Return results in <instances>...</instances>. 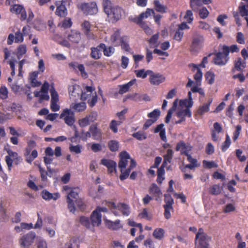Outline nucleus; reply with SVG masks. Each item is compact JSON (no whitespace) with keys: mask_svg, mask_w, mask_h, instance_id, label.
Listing matches in <instances>:
<instances>
[{"mask_svg":"<svg viewBox=\"0 0 248 248\" xmlns=\"http://www.w3.org/2000/svg\"><path fill=\"white\" fill-rule=\"evenodd\" d=\"M50 93L51 96V101H59L58 94L55 90L53 84H51L50 86Z\"/></svg>","mask_w":248,"mask_h":248,"instance_id":"obj_50","label":"nucleus"},{"mask_svg":"<svg viewBox=\"0 0 248 248\" xmlns=\"http://www.w3.org/2000/svg\"><path fill=\"white\" fill-rule=\"evenodd\" d=\"M152 14H155V11L153 9L147 8L145 12L141 13L138 17H135L133 21L138 24L144 23L142 20L148 18Z\"/></svg>","mask_w":248,"mask_h":248,"instance_id":"obj_20","label":"nucleus"},{"mask_svg":"<svg viewBox=\"0 0 248 248\" xmlns=\"http://www.w3.org/2000/svg\"><path fill=\"white\" fill-rule=\"evenodd\" d=\"M103 48H105V45L104 44H100L96 47H92L91 48V57L95 60L99 59L101 56V51Z\"/></svg>","mask_w":248,"mask_h":248,"instance_id":"obj_25","label":"nucleus"},{"mask_svg":"<svg viewBox=\"0 0 248 248\" xmlns=\"http://www.w3.org/2000/svg\"><path fill=\"white\" fill-rule=\"evenodd\" d=\"M108 206L116 216H119L121 213L124 216H128L130 213L128 205L124 203H120L116 205L113 202H109Z\"/></svg>","mask_w":248,"mask_h":248,"instance_id":"obj_6","label":"nucleus"},{"mask_svg":"<svg viewBox=\"0 0 248 248\" xmlns=\"http://www.w3.org/2000/svg\"><path fill=\"white\" fill-rule=\"evenodd\" d=\"M136 79H133L127 83L120 86L119 93L120 94H123L127 92L128 91L129 88L133 85H134L136 83Z\"/></svg>","mask_w":248,"mask_h":248,"instance_id":"obj_37","label":"nucleus"},{"mask_svg":"<svg viewBox=\"0 0 248 248\" xmlns=\"http://www.w3.org/2000/svg\"><path fill=\"white\" fill-rule=\"evenodd\" d=\"M36 238V244L38 248H47V245L46 241L40 237Z\"/></svg>","mask_w":248,"mask_h":248,"instance_id":"obj_53","label":"nucleus"},{"mask_svg":"<svg viewBox=\"0 0 248 248\" xmlns=\"http://www.w3.org/2000/svg\"><path fill=\"white\" fill-rule=\"evenodd\" d=\"M80 8L87 15H93L98 12L97 4L95 2L82 3L80 5Z\"/></svg>","mask_w":248,"mask_h":248,"instance_id":"obj_12","label":"nucleus"},{"mask_svg":"<svg viewBox=\"0 0 248 248\" xmlns=\"http://www.w3.org/2000/svg\"><path fill=\"white\" fill-rule=\"evenodd\" d=\"M80 87L77 84L70 86L68 88L70 98L72 100H76L80 97L81 93Z\"/></svg>","mask_w":248,"mask_h":248,"instance_id":"obj_13","label":"nucleus"},{"mask_svg":"<svg viewBox=\"0 0 248 248\" xmlns=\"http://www.w3.org/2000/svg\"><path fill=\"white\" fill-rule=\"evenodd\" d=\"M173 154V152L171 149H168L166 154L164 156L163 165H167L168 163H170Z\"/></svg>","mask_w":248,"mask_h":248,"instance_id":"obj_45","label":"nucleus"},{"mask_svg":"<svg viewBox=\"0 0 248 248\" xmlns=\"http://www.w3.org/2000/svg\"><path fill=\"white\" fill-rule=\"evenodd\" d=\"M222 50L223 53L226 54L228 56L230 52L233 53L235 52H238L239 48L236 45H233L230 47L223 46L222 48Z\"/></svg>","mask_w":248,"mask_h":248,"instance_id":"obj_38","label":"nucleus"},{"mask_svg":"<svg viewBox=\"0 0 248 248\" xmlns=\"http://www.w3.org/2000/svg\"><path fill=\"white\" fill-rule=\"evenodd\" d=\"M210 238L204 232L202 228H200L195 237V247H209Z\"/></svg>","mask_w":248,"mask_h":248,"instance_id":"obj_7","label":"nucleus"},{"mask_svg":"<svg viewBox=\"0 0 248 248\" xmlns=\"http://www.w3.org/2000/svg\"><path fill=\"white\" fill-rule=\"evenodd\" d=\"M228 60V55L223 53L222 50L221 52H218L216 55L214 59V63L218 65H224L227 63Z\"/></svg>","mask_w":248,"mask_h":248,"instance_id":"obj_16","label":"nucleus"},{"mask_svg":"<svg viewBox=\"0 0 248 248\" xmlns=\"http://www.w3.org/2000/svg\"><path fill=\"white\" fill-rule=\"evenodd\" d=\"M103 6L109 22H116L124 15L123 9L118 6L113 5L109 0H103Z\"/></svg>","mask_w":248,"mask_h":248,"instance_id":"obj_4","label":"nucleus"},{"mask_svg":"<svg viewBox=\"0 0 248 248\" xmlns=\"http://www.w3.org/2000/svg\"><path fill=\"white\" fill-rule=\"evenodd\" d=\"M10 11L13 13L20 14L21 20H24L27 18V13L22 5L15 4L11 7Z\"/></svg>","mask_w":248,"mask_h":248,"instance_id":"obj_17","label":"nucleus"},{"mask_svg":"<svg viewBox=\"0 0 248 248\" xmlns=\"http://www.w3.org/2000/svg\"><path fill=\"white\" fill-rule=\"evenodd\" d=\"M165 202L166 204L164 205L165 206H172L173 204V200L170 195H165Z\"/></svg>","mask_w":248,"mask_h":248,"instance_id":"obj_63","label":"nucleus"},{"mask_svg":"<svg viewBox=\"0 0 248 248\" xmlns=\"http://www.w3.org/2000/svg\"><path fill=\"white\" fill-rule=\"evenodd\" d=\"M202 5V0H190V6L195 12H198L199 8Z\"/></svg>","mask_w":248,"mask_h":248,"instance_id":"obj_40","label":"nucleus"},{"mask_svg":"<svg viewBox=\"0 0 248 248\" xmlns=\"http://www.w3.org/2000/svg\"><path fill=\"white\" fill-rule=\"evenodd\" d=\"M178 101V99H176L174 101L172 107L168 111L165 119V122L166 123H168L170 122L171 118L173 112L176 110L177 107Z\"/></svg>","mask_w":248,"mask_h":248,"instance_id":"obj_43","label":"nucleus"},{"mask_svg":"<svg viewBox=\"0 0 248 248\" xmlns=\"http://www.w3.org/2000/svg\"><path fill=\"white\" fill-rule=\"evenodd\" d=\"M165 231L161 228H157L155 229L153 232V236L158 240H161L165 236Z\"/></svg>","mask_w":248,"mask_h":248,"instance_id":"obj_35","label":"nucleus"},{"mask_svg":"<svg viewBox=\"0 0 248 248\" xmlns=\"http://www.w3.org/2000/svg\"><path fill=\"white\" fill-rule=\"evenodd\" d=\"M98 209L94 210L91 216V220L93 226H98L101 223V215L98 213Z\"/></svg>","mask_w":248,"mask_h":248,"instance_id":"obj_29","label":"nucleus"},{"mask_svg":"<svg viewBox=\"0 0 248 248\" xmlns=\"http://www.w3.org/2000/svg\"><path fill=\"white\" fill-rule=\"evenodd\" d=\"M68 39L72 43L78 44L81 40V34L78 31H72L68 35Z\"/></svg>","mask_w":248,"mask_h":248,"instance_id":"obj_28","label":"nucleus"},{"mask_svg":"<svg viewBox=\"0 0 248 248\" xmlns=\"http://www.w3.org/2000/svg\"><path fill=\"white\" fill-rule=\"evenodd\" d=\"M71 108L74 109L77 111H82L86 108V103L84 102H81L77 104L72 103L70 105Z\"/></svg>","mask_w":248,"mask_h":248,"instance_id":"obj_41","label":"nucleus"},{"mask_svg":"<svg viewBox=\"0 0 248 248\" xmlns=\"http://www.w3.org/2000/svg\"><path fill=\"white\" fill-rule=\"evenodd\" d=\"M80 97L82 100H87L91 107L94 106L97 101L96 93L91 86H86L83 91H81Z\"/></svg>","mask_w":248,"mask_h":248,"instance_id":"obj_5","label":"nucleus"},{"mask_svg":"<svg viewBox=\"0 0 248 248\" xmlns=\"http://www.w3.org/2000/svg\"><path fill=\"white\" fill-rule=\"evenodd\" d=\"M160 110L158 109H155L152 112L148 113V116L155 122L160 116Z\"/></svg>","mask_w":248,"mask_h":248,"instance_id":"obj_54","label":"nucleus"},{"mask_svg":"<svg viewBox=\"0 0 248 248\" xmlns=\"http://www.w3.org/2000/svg\"><path fill=\"white\" fill-rule=\"evenodd\" d=\"M27 146L25 149V152H26V155H29L33 149L36 146V143L34 140H30L27 142Z\"/></svg>","mask_w":248,"mask_h":248,"instance_id":"obj_52","label":"nucleus"},{"mask_svg":"<svg viewBox=\"0 0 248 248\" xmlns=\"http://www.w3.org/2000/svg\"><path fill=\"white\" fill-rule=\"evenodd\" d=\"M27 47L25 45H20L17 48V56L19 59L26 53Z\"/></svg>","mask_w":248,"mask_h":248,"instance_id":"obj_49","label":"nucleus"},{"mask_svg":"<svg viewBox=\"0 0 248 248\" xmlns=\"http://www.w3.org/2000/svg\"><path fill=\"white\" fill-rule=\"evenodd\" d=\"M188 99L180 100L179 106L177 107L176 116L178 120L175 121L176 124H180L186 121V118H191L192 113L190 108L193 106L192 94L191 92L188 93Z\"/></svg>","mask_w":248,"mask_h":248,"instance_id":"obj_1","label":"nucleus"},{"mask_svg":"<svg viewBox=\"0 0 248 248\" xmlns=\"http://www.w3.org/2000/svg\"><path fill=\"white\" fill-rule=\"evenodd\" d=\"M222 187L219 185H214L211 186L209 192L210 194L214 195H217L221 193Z\"/></svg>","mask_w":248,"mask_h":248,"instance_id":"obj_44","label":"nucleus"},{"mask_svg":"<svg viewBox=\"0 0 248 248\" xmlns=\"http://www.w3.org/2000/svg\"><path fill=\"white\" fill-rule=\"evenodd\" d=\"M231 139L228 135L226 136L225 141L223 143L221 146V150L223 152L226 151L231 145Z\"/></svg>","mask_w":248,"mask_h":248,"instance_id":"obj_58","label":"nucleus"},{"mask_svg":"<svg viewBox=\"0 0 248 248\" xmlns=\"http://www.w3.org/2000/svg\"><path fill=\"white\" fill-rule=\"evenodd\" d=\"M154 5L157 12L161 13H165L167 12V7L161 3L158 0H154Z\"/></svg>","mask_w":248,"mask_h":248,"instance_id":"obj_36","label":"nucleus"},{"mask_svg":"<svg viewBox=\"0 0 248 248\" xmlns=\"http://www.w3.org/2000/svg\"><path fill=\"white\" fill-rule=\"evenodd\" d=\"M24 155L26 157V161L29 163H31L32 161L36 158L38 156V152L36 150H33L31 151L29 155H26V152H25Z\"/></svg>","mask_w":248,"mask_h":248,"instance_id":"obj_42","label":"nucleus"},{"mask_svg":"<svg viewBox=\"0 0 248 248\" xmlns=\"http://www.w3.org/2000/svg\"><path fill=\"white\" fill-rule=\"evenodd\" d=\"M42 198L46 201H50L51 200L56 201L60 197V195L58 192L51 193L46 190H43L41 193Z\"/></svg>","mask_w":248,"mask_h":248,"instance_id":"obj_23","label":"nucleus"},{"mask_svg":"<svg viewBox=\"0 0 248 248\" xmlns=\"http://www.w3.org/2000/svg\"><path fill=\"white\" fill-rule=\"evenodd\" d=\"M49 84L48 82L45 81L42 85L40 91H35L34 94L35 97H39L40 100H48L49 99V96L48 95V89L49 87Z\"/></svg>","mask_w":248,"mask_h":248,"instance_id":"obj_10","label":"nucleus"},{"mask_svg":"<svg viewBox=\"0 0 248 248\" xmlns=\"http://www.w3.org/2000/svg\"><path fill=\"white\" fill-rule=\"evenodd\" d=\"M149 71H151L150 70H148L147 71H145L144 69H140L137 70L135 71V73L138 78H145L148 75L149 76L150 73Z\"/></svg>","mask_w":248,"mask_h":248,"instance_id":"obj_46","label":"nucleus"},{"mask_svg":"<svg viewBox=\"0 0 248 248\" xmlns=\"http://www.w3.org/2000/svg\"><path fill=\"white\" fill-rule=\"evenodd\" d=\"M159 35L158 33L155 34L153 35L149 40L148 42L152 47H156L158 44V40Z\"/></svg>","mask_w":248,"mask_h":248,"instance_id":"obj_48","label":"nucleus"},{"mask_svg":"<svg viewBox=\"0 0 248 248\" xmlns=\"http://www.w3.org/2000/svg\"><path fill=\"white\" fill-rule=\"evenodd\" d=\"M189 66L192 67L193 71L197 70L196 73L194 75V83L197 85H201L202 78V73L200 68H199L198 65L193 63L190 64Z\"/></svg>","mask_w":248,"mask_h":248,"instance_id":"obj_18","label":"nucleus"},{"mask_svg":"<svg viewBox=\"0 0 248 248\" xmlns=\"http://www.w3.org/2000/svg\"><path fill=\"white\" fill-rule=\"evenodd\" d=\"M108 146L109 150L112 152L117 151L119 148V142L115 140H111L108 142Z\"/></svg>","mask_w":248,"mask_h":248,"instance_id":"obj_47","label":"nucleus"},{"mask_svg":"<svg viewBox=\"0 0 248 248\" xmlns=\"http://www.w3.org/2000/svg\"><path fill=\"white\" fill-rule=\"evenodd\" d=\"M121 47L124 51L129 52L130 51V48L127 41V38L126 37H123L120 42Z\"/></svg>","mask_w":248,"mask_h":248,"instance_id":"obj_51","label":"nucleus"},{"mask_svg":"<svg viewBox=\"0 0 248 248\" xmlns=\"http://www.w3.org/2000/svg\"><path fill=\"white\" fill-rule=\"evenodd\" d=\"M133 136L140 140H145L147 138L146 134L142 131H138L134 133Z\"/></svg>","mask_w":248,"mask_h":248,"instance_id":"obj_60","label":"nucleus"},{"mask_svg":"<svg viewBox=\"0 0 248 248\" xmlns=\"http://www.w3.org/2000/svg\"><path fill=\"white\" fill-rule=\"evenodd\" d=\"M102 50H103L104 55L108 57L111 56L115 51V49L113 47H106L105 45V48H102Z\"/></svg>","mask_w":248,"mask_h":248,"instance_id":"obj_61","label":"nucleus"},{"mask_svg":"<svg viewBox=\"0 0 248 248\" xmlns=\"http://www.w3.org/2000/svg\"><path fill=\"white\" fill-rule=\"evenodd\" d=\"M203 40V37L202 35L194 37L191 46V51L193 52L198 51L201 48Z\"/></svg>","mask_w":248,"mask_h":248,"instance_id":"obj_19","label":"nucleus"},{"mask_svg":"<svg viewBox=\"0 0 248 248\" xmlns=\"http://www.w3.org/2000/svg\"><path fill=\"white\" fill-rule=\"evenodd\" d=\"M107 225L112 230H116L122 227L120 220H116L114 222L110 220H106Z\"/></svg>","mask_w":248,"mask_h":248,"instance_id":"obj_39","label":"nucleus"},{"mask_svg":"<svg viewBox=\"0 0 248 248\" xmlns=\"http://www.w3.org/2000/svg\"><path fill=\"white\" fill-rule=\"evenodd\" d=\"M60 118L63 119L65 123L69 126L73 125L75 122L74 113L70 109H63L60 115Z\"/></svg>","mask_w":248,"mask_h":248,"instance_id":"obj_11","label":"nucleus"},{"mask_svg":"<svg viewBox=\"0 0 248 248\" xmlns=\"http://www.w3.org/2000/svg\"><path fill=\"white\" fill-rule=\"evenodd\" d=\"M119 156L120 159L118 163V167L121 172L120 179L123 181L128 178L131 170L136 167V162L130 157L129 154L125 151L121 152Z\"/></svg>","mask_w":248,"mask_h":248,"instance_id":"obj_2","label":"nucleus"},{"mask_svg":"<svg viewBox=\"0 0 248 248\" xmlns=\"http://www.w3.org/2000/svg\"><path fill=\"white\" fill-rule=\"evenodd\" d=\"M97 116L96 113H92L89 114L85 118L79 120V125L82 127L88 125L91 123L93 122L96 120Z\"/></svg>","mask_w":248,"mask_h":248,"instance_id":"obj_15","label":"nucleus"},{"mask_svg":"<svg viewBox=\"0 0 248 248\" xmlns=\"http://www.w3.org/2000/svg\"><path fill=\"white\" fill-rule=\"evenodd\" d=\"M238 11L240 16L244 17L248 27V5L241 2L238 7Z\"/></svg>","mask_w":248,"mask_h":248,"instance_id":"obj_27","label":"nucleus"},{"mask_svg":"<svg viewBox=\"0 0 248 248\" xmlns=\"http://www.w3.org/2000/svg\"><path fill=\"white\" fill-rule=\"evenodd\" d=\"M62 190L67 195L68 208L71 212L74 213L76 210L75 204L80 206L82 203L81 199L78 196L80 190L78 187H71L65 186L63 187Z\"/></svg>","mask_w":248,"mask_h":248,"instance_id":"obj_3","label":"nucleus"},{"mask_svg":"<svg viewBox=\"0 0 248 248\" xmlns=\"http://www.w3.org/2000/svg\"><path fill=\"white\" fill-rule=\"evenodd\" d=\"M92 138L95 140H99L101 138V131L95 124H92L89 127Z\"/></svg>","mask_w":248,"mask_h":248,"instance_id":"obj_26","label":"nucleus"},{"mask_svg":"<svg viewBox=\"0 0 248 248\" xmlns=\"http://www.w3.org/2000/svg\"><path fill=\"white\" fill-rule=\"evenodd\" d=\"M81 148L82 147L80 145H73L70 144L69 146V151L72 153L78 154L81 152Z\"/></svg>","mask_w":248,"mask_h":248,"instance_id":"obj_57","label":"nucleus"},{"mask_svg":"<svg viewBox=\"0 0 248 248\" xmlns=\"http://www.w3.org/2000/svg\"><path fill=\"white\" fill-rule=\"evenodd\" d=\"M149 192L153 196L156 198H160L162 195V192L159 187L155 184H152L149 188Z\"/></svg>","mask_w":248,"mask_h":248,"instance_id":"obj_32","label":"nucleus"},{"mask_svg":"<svg viewBox=\"0 0 248 248\" xmlns=\"http://www.w3.org/2000/svg\"><path fill=\"white\" fill-rule=\"evenodd\" d=\"M203 166L204 168L209 169L217 167V164L213 161H208L206 160H204L203 161Z\"/></svg>","mask_w":248,"mask_h":248,"instance_id":"obj_62","label":"nucleus"},{"mask_svg":"<svg viewBox=\"0 0 248 248\" xmlns=\"http://www.w3.org/2000/svg\"><path fill=\"white\" fill-rule=\"evenodd\" d=\"M23 36L24 35L20 31H16L15 33V43H19L22 42L24 40Z\"/></svg>","mask_w":248,"mask_h":248,"instance_id":"obj_64","label":"nucleus"},{"mask_svg":"<svg viewBox=\"0 0 248 248\" xmlns=\"http://www.w3.org/2000/svg\"><path fill=\"white\" fill-rule=\"evenodd\" d=\"M101 164L105 166H106L108 170V171L109 173H112L113 172H116V163L110 159H102L101 160Z\"/></svg>","mask_w":248,"mask_h":248,"instance_id":"obj_22","label":"nucleus"},{"mask_svg":"<svg viewBox=\"0 0 248 248\" xmlns=\"http://www.w3.org/2000/svg\"><path fill=\"white\" fill-rule=\"evenodd\" d=\"M122 123V121H116L112 120L109 125L110 129L115 133L118 131L117 126L121 125Z\"/></svg>","mask_w":248,"mask_h":248,"instance_id":"obj_55","label":"nucleus"},{"mask_svg":"<svg viewBox=\"0 0 248 248\" xmlns=\"http://www.w3.org/2000/svg\"><path fill=\"white\" fill-rule=\"evenodd\" d=\"M122 37H120V32L119 30L115 31L111 35L109 40L115 46H119Z\"/></svg>","mask_w":248,"mask_h":248,"instance_id":"obj_30","label":"nucleus"},{"mask_svg":"<svg viewBox=\"0 0 248 248\" xmlns=\"http://www.w3.org/2000/svg\"><path fill=\"white\" fill-rule=\"evenodd\" d=\"M82 30L89 39H95V35L91 32V25L88 21H84L81 24Z\"/></svg>","mask_w":248,"mask_h":248,"instance_id":"obj_21","label":"nucleus"},{"mask_svg":"<svg viewBox=\"0 0 248 248\" xmlns=\"http://www.w3.org/2000/svg\"><path fill=\"white\" fill-rule=\"evenodd\" d=\"M246 66L245 60H243L241 58H237L234 61V67L232 69V72L235 71H242Z\"/></svg>","mask_w":248,"mask_h":248,"instance_id":"obj_31","label":"nucleus"},{"mask_svg":"<svg viewBox=\"0 0 248 248\" xmlns=\"http://www.w3.org/2000/svg\"><path fill=\"white\" fill-rule=\"evenodd\" d=\"M206 80L209 84H212L215 81V75L214 73L208 72L205 75Z\"/></svg>","mask_w":248,"mask_h":248,"instance_id":"obj_59","label":"nucleus"},{"mask_svg":"<svg viewBox=\"0 0 248 248\" xmlns=\"http://www.w3.org/2000/svg\"><path fill=\"white\" fill-rule=\"evenodd\" d=\"M7 153L8 155L5 157V161L9 170H11L13 161H20L21 158L18 156L17 153L13 152L10 150H7Z\"/></svg>","mask_w":248,"mask_h":248,"instance_id":"obj_14","label":"nucleus"},{"mask_svg":"<svg viewBox=\"0 0 248 248\" xmlns=\"http://www.w3.org/2000/svg\"><path fill=\"white\" fill-rule=\"evenodd\" d=\"M192 147L188 144H186L183 141H181L178 143L176 146V150L177 151H180L182 154H185L187 156L188 155L189 152L191 150Z\"/></svg>","mask_w":248,"mask_h":248,"instance_id":"obj_24","label":"nucleus"},{"mask_svg":"<svg viewBox=\"0 0 248 248\" xmlns=\"http://www.w3.org/2000/svg\"><path fill=\"white\" fill-rule=\"evenodd\" d=\"M36 234L34 232H30L23 235L19 240V245L22 248H29L33 243Z\"/></svg>","mask_w":248,"mask_h":248,"instance_id":"obj_8","label":"nucleus"},{"mask_svg":"<svg viewBox=\"0 0 248 248\" xmlns=\"http://www.w3.org/2000/svg\"><path fill=\"white\" fill-rule=\"evenodd\" d=\"M56 5L57 6L56 14L61 17H64L67 15V12L65 4H60L59 5L58 2H56Z\"/></svg>","mask_w":248,"mask_h":248,"instance_id":"obj_33","label":"nucleus"},{"mask_svg":"<svg viewBox=\"0 0 248 248\" xmlns=\"http://www.w3.org/2000/svg\"><path fill=\"white\" fill-rule=\"evenodd\" d=\"M184 18L186 22L188 23H192L194 19L192 11L191 10H187Z\"/></svg>","mask_w":248,"mask_h":248,"instance_id":"obj_56","label":"nucleus"},{"mask_svg":"<svg viewBox=\"0 0 248 248\" xmlns=\"http://www.w3.org/2000/svg\"><path fill=\"white\" fill-rule=\"evenodd\" d=\"M149 72L150 73L149 80L151 85L158 86L165 81L166 77L162 74L155 73L152 70Z\"/></svg>","mask_w":248,"mask_h":248,"instance_id":"obj_9","label":"nucleus"},{"mask_svg":"<svg viewBox=\"0 0 248 248\" xmlns=\"http://www.w3.org/2000/svg\"><path fill=\"white\" fill-rule=\"evenodd\" d=\"M212 102V99H210L207 103H204L200 106L198 110V113L201 115L209 111L210 104Z\"/></svg>","mask_w":248,"mask_h":248,"instance_id":"obj_34","label":"nucleus"}]
</instances>
